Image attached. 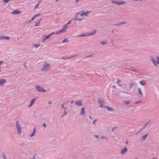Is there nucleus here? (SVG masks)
<instances>
[{
	"label": "nucleus",
	"instance_id": "f257e3e1",
	"mask_svg": "<svg viewBox=\"0 0 159 159\" xmlns=\"http://www.w3.org/2000/svg\"><path fill=\"white\" fill-rule=\"evenodd\" d=\"M111 3L113 4H116L119 6L124 4L125 3V1H117L116 0H112L111 1Z\"/></svg>",
	"mask_w": 159,
	"mask_h": 159
},
{
	"label": "nucleus",
	"instance_id": "f03ea898",
	"mask_svg": "<svg viewBox=\"0 0 159 159\" xmlns=\"http://www.w3.org/2000/svg\"><path fill=\"white\" fill-rule=\"evenodd\" d=\"M36 89L38 92H46V91L42 87L39 85H37L35 86Z\"/></svg>",
	"mask_w": 159,
	"mask_h": 159
},
{
	"label": "nucleus",
	"instance_id": "7ed1b4c3",
	"mask_svg": "<svg viewBox=\"0 0 159 159\" xmlns=\"http://www.w3.org/2000/svg\"><path fill=\"white\" fill-rule=\"evenodd\" d=\"M16 127L17 128V132L18 134H20L21 132V128L19 123L18 120L16 122Z\"/></svg>",
	"mask_w": 159,
	"mask_h": 159
},
{
	"label": "nucleus",
	"instance_id": "20e7f679",
	"mask_svg": "<svg viewBox=\"0 0 159 159\" xmlns=\"http://www.w3.org/2000/svg\"><path fill=\"white\" fill-rule=\"evenodd\" d=\"M50 66L49 64L45 63L43 65V67L42 68L41 70L43 71H45L48 70L49 69L48 68Z\"/></svg>",
	"mask_w": 159,
	"mask_h": 159
},
{
	"label": "nucleus",
	"instance_id": "39448f33",
	"mask_svg": "<svg viewBox=\"0 0 159 159\" xmlns=\"http://www.w3.org/2000/svg\"><path fill=\"white\" fill-rule=\"evenodd\" d=\"M63 27H64L61 30H59L58 32H56L55 33V34H60L61 33L63 32L64 33L66 32V29L67 28V26H66V25H64L63 26Z\"/></svg>",
	"mask_w": 159,
	"mask_h": 159
},
{
	"label": "nucleus",
	"instance_id": "423d86ee",
	"mask_svg": "<svg viewBox=\"0 0 159 159\" xmlns=\"http://www.w3.org/2000/svg\"><path fill=\"white\" fill-rule=\"evenodd\" d=\"M21 12V11L18 9H16L13 10L11 12V14H13L14 15H16L20 14Z\"/></svg>",
	"mask_w": 159,
	"mask_h": 159
},
{
	"label": "nucleus",
	"instance_id": "0eeeda50",
	"mask_svg": "<svg viewBox=\"0 0 159 159\" xmlns=\"http://www.w3.org/2000/svg\"><path fill=\"white\" fill-rule=\"evenodd\" d=\"M75 103L76 105L79 106H82L83 105L82 101L80 99L77 100L76 102H75Z\"/></svg>",
	"mask_w": 159,
	"mask_h": 159
},
{
	"label": "nucleus",
	"instance_id": "6e6552de",
	"mask_svg": "<svg viewBox=\"0 0 159 159\" xmlns=\"http://www.w3.org/2000/svg\"><path fill=\"white\" fill-rule=\"evenodd\" d=\"M6 82V80L4 79H0V85L2 86Z\"/></svg>",
	"mask_w": 159,
	"mask_h": 159
},
{
	"label": "nucleus",
	"instance_id": "1a4fd4ad",
	"mask_svg": "<svg viewBox=\"0 0 159 159\" xmlns=\"http://www.w3.org/2000/svg\"><path fill=\"white\" fill-rule=\"evenodd\" d=\"M90 12H91V11H87L86 12L84 11L83 13L80 14V15L81 16H82L83 15L85 16H88V14Z\"/></svg>",
	"mask_w": 159,
	"mask_h": 159
},
{
	"label": "nucleus",
	"instance_id": "9d476101",
	"mask_svg": "<svg viewBox=\"0 0 159 159\" xmlns=\"http://www.w3.org/2000/svg\"><path fill=\"white\" fill-rule=\"evenodd\" d=\"M127 150V148L126 147H125L123 149H122L121 152V154H124Z\"/></svg>",
	"mask_w": 159,
	"mask_h": 159
},
{
	"label": "nucleus",
	"instance_id": "9b49d317",
	"mask_svg": "<svg viewBox=\"0 0 159 159\" xmlns=\"http://www.w3.org/2000/svg\"><path fill=\"white\" fill-rule=\"evenodd\" d=\"M10 39V38L8 36H2L0 38V39H6V40H9Z\"/></svg>",
	"mask_w": 159,
	"mask_h": 159
},
{
	"label": "nucleus",
	"instance_id": "f8f14e48",
	"mask_svg": "<svg viewBox=\"0 0 159 159\" xmlns=\"http://www.w3.org/2000/svg\"><path fill=\"white\" fill-rule=\"evenodd\" d=\"M151 61H152L155 66H157V65L156 64V62L155 61V60L152 57L151 58Z\"/></svg>",
	"mask_w": 159,
	"mask_h": 159
},
{
	"label": "nucleus",
	"instance_id": "ddd939ff",
	"mask_svg": "<svg viewBox=\"0 0 159 159\" xmlns=\"http://www.w3.org/2000/svg\"><path fill=\"white\" fill-rule=\"evenodd\" d=\"M139 83L142 86H144L146 85V83L145 81L143 80H141Z\"/></svg>",
	"mask_w": 159,
	"mask_h": 159
},
{
	"label": "nucleus",
	"instance_id": "4468645a",
	"mask_svg": "<svg viewBox=\"0 0 159 159\" xmlns=\"http://www.w3.org/2000/svg\"><path fill=\"white\" fill-rule=\"evenodd\" d=\"M77 55H73L72 56L70 57H62V59H70L72 57H75Z\"/></svg>",
	"mask_w": 159,
	"mask_h": 159
},
{
	"label": "nucleus",
	"instance_id": "2eb2a0df",
	"mask_svg": "<svg viewBox=\"0 0 159 159\" xmlns=\"http://www.w3.org/2000/svg\"><path fill=\"white\" fill-rule=\"evenodd\" d=\"M85 113V110H84V107L82 108L81 109L80 111V115H83Z\"/></svg>",
	"mask_w": 159,
	"mask_h": 159
},
{
	"label": "nucleus",
	"instance_id": "dca6fc26",
	"mask_svg": "<svg viewBox=\"0 0 159 159\" xmlns=\"http://www.w3.org/2000/svg\"><path fill=\"white\" fill-rule=\"evenodd\" d=\"M105 107L107 108L108 110L110 111H113L114 110L111 107L107 106H105Z\"/></svg>",
	"mask_w": 159,
	"mask_h": 159
},
{
	"label": "nucleus",
	"instance_id": "f3484780",
	"mask_svg": "<svg viewBox=\"0 0 159 159\" xmlns=\"http://www.w3.org/2000/svg\"><path fill=\"white\" fill-rule=\"evenodd\" d=\"M80 14V13H77V15H76V16H75V17L74 18L72 19L71 20H75V21L78 20L79 18H78V15H79Z\"/></svg>",
	"mask_w": 159,
	"mask_h": 159
},
{
	"label": "nucleus",
	"instance_id": "a211bd4d",
	"mask_svg": "<svg viewBox=\"0 0 159 159\" xmlns=\"http://www.w3.org/2000/svg\"><path fill=\"white\" fill-rule=\"evenodd\" d=\"M49 39L48 36H44V38L42 39V42L43 43L46 39Z\"/></svg>",
	"mask_w": 159,
	"mask_h": 159
},
{
	"label": "nucleus",
	"instance_id": "6ab92c4d",
	"mask_svg": "<svg viewBox=\"0 0 159 159\" xmlns=\"http://www.w3.org/2000/svg\"><path fill=\"white\" fill-rule=\"evenodd\" d=\"M36 99H37V98H34L33 99H32L31 100V101L30 102V103H31V105H33V104L35 102V101H36Z\"/></svg>",
	"mask_w": 159,
	"mask_h": 159
},
{
	"label": "nucleus",
	"instance_id": "aec40b11",
	"mask_svg": "<svg viewBox=\"0 0 159 159\" xmlns=\"http://www.w3.org/2000/svg\"><path fill=\"white\" fill-rule=\"evenodd\" d=\"M97 31L96 30H94L92 32H91L89 34V35H92L95 34L96 33Z\"/></svg>",
	"mask_w": 159,
	"mask_h": 159
},
{
	"label": "nucleus",
	"instance_id": "412c9836",
	"mask_svg": "<svg viewBox=\"0 0 159 159\" xmlns=\"http://www.w3.org/2000/svg\"><path fill=\"white\" fill-rule=\"evenodd\" d=\"M126 23V22H120L118 24H115L114 25H116V26H119V25H120L122 24H123V25L125 24Z\"/></svg>",
	"mask_w": 159,
	"mask_h": 159
},
{
	"label": "nucleus",
	"instance_id": "4be33fe9",
	"mask_svg": "<svg viewBox=\"0 0 159 159\" xmlns=\"http://www.w3.org/2000/svg\"><path fill=\"white\" fill-rule=\"evenodd\" d=\"M148 123H147L146 124H145L142 127V128L141 129V130L139 131V132H140L141 131V130H142V129H145L146 128L147 125H148Z\"/></svg>",
	"mask_w": 159,
	"mask_h": 159
},
{
	"label": "nucleus",
	"instance_id": "5701e85b",
	"mask_svg": "<svg viewBox=\"0 0 159 159\" xmlns=\"http://www.w3.org/2000/svg\"><path fill=\"white\" fill-rule=\"evenodd\" d=\"M148 136V134H147L143 135L142 137V139L143 140H145V139L147 138Z\"/></svg>",
	"mask_w": 159,
	"mask_h": 159
},
{
	"label": "nucleus",
	"instance_id": "b1692460",
	"mask_svg": "<svg viewBox=\"0 0 159 159\" xmlns=\"http://www.w3.org/2000/svg\"><path fill=\"white\" fill-rule=\"evenodd\" d=\"M130 101H124V103L126 105H128L130 103Z\"/></svg>",
	"mask_w": 159,
	"mask_h": 159
},
{
	"label": "nucleus",
	"instance_id": "393cba45",
	"mask_svg": "<svg viewBox=\"0 0 159 159\" xmlns=\"http://www.w3.org/2000/svg\"><path fill=\"white\" fill-rule=\"evenodd\" d=\"M138 92H139V94L141 96H142L143 93L141 92V89L140 88H138Z\"/></svg>",
	"mask_w": 159,
	"mask_h": 159
},
{
	"label": "nucleus",
	"instance_id": "a878e982",
	"mask_svg": "<svg viewBox=\"0 0 159 159\" xmlns=\"http://www.w3.org/2000/svg\"><path fill=\"white\" fill-rule=\"evenodd\" d=\"M41 2V1H40L39 3H38L35 6V8H34V9H36V8H37L39 6V3L40 2Z\"/></svg>",
	"mask_w": 159,
	"mask_h": 159
},
{
	"label": "nucleus",
	"instance_id": "bb28decb",
	"mask_svg": "<svg viewBox=\"0 0 159 159\" xmlns=\"http://www.w3.org/2000/svg\"><path fill=\"white\" fill-rule=\"evenodd\" d=\"M68 41H69L67 40V38H65L62 41V43H65L66 42H67Z\"/></svg>",
	"mask_w": 159,
	"mask_h": 159
},
{
	"label": "nucleus",
	"instance_id": "cd10ccee",
	"mask_svg": "<svg viewBox=\"0 0 159 159\" xmlns=\"http://www.w3.org/2000/svg\"><path fill=\"white\" fill-rule=\"evenodd\" d=\"M40 23L39 21H37L34 24V25L35 26H38L39 25Z\"/></svg>",
	"mask_w": 159,
	"mask_h": 159
},
{
	"label": "nucleus",
	"instance_id": "c85d7f7f",
	"mask_svg": "<svg viewBox=\"0 0 159 159\" xmlns=\"http://www.w3.org/2000/svg\"><path fill=\"white\" fill-rule=\"evenodd\" d=\"M87 36L86 34H82L81 35H80L78 37H84V36Z\"/></svg>",
	"mask_w": 159,
	"mask_h": 159
},
{
	"label": "nucleus",
	"instance_id": "c756f323",
	"mask_svg": "<svg viewBox=\"0 0 159 159\" xmlns=\"http://www.w3.org/2000/svg\"><path fill=\"white\" fill-rule=\"evenodd\" d=\"M65 104V103L62 104L61 106V107L62 108H63V109H65V110H66V107H64Z\"/></svg>",
	"mask_w": 159,
	"mask_h": 159
},
{
	"label": "nucleus",
	"instance_id": "7c9ffc66",
	"mask_svg": "<svg viewBox=\"0 0 159 159\" xmlns=\"http://www.w3.org/2000/svg\"><path fill=\"white\" fill-rule=\"evenodd\" d=\"M33 45L36 48H38L39 47V46H40V44H35V43H34L33 44Z\"/></svg>",
	"mask_w": 159,
	"mask_h": 159
},
{
	"label": "nucleus",
	"instance_id": "2f4dec72",
	"mask_svg": "<svg viewBox=\"0 0 159 159\" xmlns=\"http://www.w3.org/2000/svg\"><path fill=\"white\" fill-rule=\"evenodd\" d=\"M142 102V101L141 100V101H137L136 102H134V103L135 104H137L138 103H141Z\"/></svg>",
	"mask_w": 159,
	"mask_h": 159
},
{
	"label": "nucleus",
	"instance_id": "473e14b6",
	"mask_svg": "<svg viewBox=\"0 0 159 159\" xmlns=\"http://www.w3.org/2000/svg\"><path fill=\"white\" fill-rule=\"evenodd\" d=\"M107 43V41H102V42H101V43L102 44V45H105V44H106Z\"/></svg>",
	"mask_w": 159,
	"mask_h": 159
},
{
	"label": "nucleus",
	"instance_id": "72a5a7b5",
	"mask_svg": "<svg viewBox=\"0 0 159 159\" xmlns=\"http://www.w3.org/2000/svg\"><path fill=\"white\" fill-rule=\"evenodd\" d=\"M157 61H156V64H159V57H157Z\"/></svg>",
	"mask_w": 159,
	"mask_h": 159
},
{
	"label": "nucleus",
	"instance_id": "f704fd0d",
	"mask_svg": "<svg viewBox=\"0 0 159 159\" xmlns=\"http://www.w3.org/2000/svg\"><path fill=\"white\" fill-rule=\"evenodd\" d=\"M99 107H101V108H103V107H105V106H104L102 105V102H101V103L100 104V105L99 106Z\"/></svg>",
	"mask_w": 159,
	"mask_h": 159
},
{
	"label": "nucleus",
	"instance_id": "c9c22d12",
	"mask_svg": "<svg viewBox=\"0 0 159 159\" xmlns=\"http://www.w3.org/2000/svg\"><path fill=\"white\" fill-rule=\"evenodd\" d=\"M128 69H129V70H130L131 71H134V72H138L136 70H135L134 69H130L129 68H127Z\"/></svg>",
	"mask_w": 159,
	"mask_h": 159
},
{
	"label": "nucleus",
	"instance_id": "e433bc0d",
	"mask_svg": "<svg viewBox=\"0 0 159 159\" xmlns=\"http://www.w3.org/2000/svg\"><path fill=\"white\" fill-rule=\"evenodd\" d=\"M2 158L3 159H7V157L4 154H3Z\"/></svg>",
	"mask_w": 159,
	"mask_h": 159
},
{
	"label": "nucleus",
	"instance_id": "4c0bfd02",
	"mask_svg": "<svg viewBox=\"0 0 159 159\" xmlns=\"http://www.w3.org/2000/svg\"><path fill=\"white\" fill-rule=\"evenodd\" d=\"M41 15V14H40V13H39V14H36L35 15V16L36 17H38V16H40Z\"/></svg>",
	"mask_w": 159,
	"mask_h": 159
},
{
	"label": "nucleus",
	"instance_id": "58836bf2",
	"mask_svg": "<svg viewBox=\"0 0 159 159\" xmlns=\"http://www.w3.org/2000/svg\"><path fill=\"white\" fill-rule=\"evenodd\" d=\"M97 120V119L94 120L93 121V123L94 125H95L96 124L95 123V122Z\"/></svg>",
	"mask_w": 159,
	"mask_h": 159
},
{
	"label": "nucleus",
	"instance_id": "ea45409f",
	"mask_svg": "<svg viewBox=\"0 0 159 159\" xmlns=\"http://www.w3.org/2000/svg\"><path fill=\"white\" fill-rule=\"evenodd\" d=\"M36 132V130L35 128L34 127L32 133H34V134H35Z\"/></svg>",
	"mask_w": 159,
	"mask_h": 159
},
{
	"label": "nucleus",
	"instance_id": "a19ab883",
	"mask_svg": "<svg viewBox=\"0 0 159 159\" xmlns=\"http://www.w3.org/2000/svg\"><path fill=\"white\" fill-rule=\"evenodd\" d=\"M71 21H72V20H70V21H69L68 22V23H67L66 24V25H66H66H69V24H70V22H71Z\"/></svg>",
	"mask_w": 159,
	"mask_h": 159
},
{
	"label": "nucleus",
	"instance_id": "79ce46f5",
	"mask_svg": "<svg viewBox=\"0 0 159 159\" xmlns=\"http://www.w3.org/2000/svg\"><path fill=\"white\" fill-rule=\"evenodd\" d=\"M101 99L100 98H98V102L100 103V104L101 103V102H101Z\"/></svg>",
	"mask_w": 159,
	"mask_h": 159
},
{
	"label": "nucleus",
	"instance_id": "37998d69",
	"mask_svg": "<svg viewBox=\"0 0 159 159\" xmlns=\"http://www.w3.org/2000/svg\"><path fill=\"white\" fill-rule=\"evenodd\" d=\"M35 18L36 17H35V16H34L31 19V20L33 21L35 19Z\"/></svg>",
	"mask_w": 159,
	"mask_h": 159
},
{
	"label": "nucleus",
	"instance_id": "c03bdc74",
	"mask_svg": "<svg viewBox=\"0 0 159 159\" xmlns=\"http://www.w3.org/2000/svg\"><path fill=\"white\" fill-rule=\"evenodd\" d=\"M35 134H34V133H32V134L30 135V137H32L34 136V135Z\"/></svg>",
	"mask_w": 159,
	"mask_h": 159
},
{
	"label": "nucleus",
	"instance_id": "a18cd8bd",
	"mask_svg": "<svg viewBox=\"0 0 159 159\" xmlns=\"http://www.w3.org/2000/svg\"><path fill=\"white\" fill-rule=\"evenodd\" d=\"M120 82V80L118 79L117 80V84H118Z\"/></svg>",
	"mask_w": 159,
	"mask_h": 159
},
{
	"label": "nucleus",
	"instance_id": "49530a36",
	"mask_svg": "<svg viewBox=\"0 0 159 159\" xmlns=\"http://www.w3.org/2000/svg\"><path fill=\"white\" fill-rule=\"evenodd\" d=\"M66 110H65L64 111V115H66L67 114V112L66 111Z\"/></svg>",
	"mask_w": 159,
	"mask_h": 159
},
{
	"label": "nucleus",
	"instance_id": "de8ad7c7",
	"mask_svg": "<svg viewBox=\"0 0 159 159\" xmlns=\"http://www.w3.org/2000/svg\"><path fill=\"white\" fill-rule=\"evenodd\" d=\"M43 127L46 128V124L44 123L43 125Z\"/></svg>",
	"mask_w": 159,
	"mask_h": 159
},
{
	"label": "nucleus",
	"instance_id": "09e8293b",
	"mask_svg": "<svg viewBox=\"0 0 159 159\" xmlns=\"http://www.w3.org/2000/svg\"><path fill=\"white\" fill-rule=\"evenodd\" d=\"M133 84H134L132 83V84H130V88H132V87H133Z\"/></svg>",
	"mask_w": 159,
	"mask_h": 159
},
{
	"label": "nucleus",
	"instance_id": "8fccbe9b",
	"mask_svg": "<svg viewBox=\"0 0 159 159\" xmlns=\"http://www.w3.org/2000/svg\"><path fill=\"white\" fill-rule=\"evenodd\" d=\"M83 20V19L82 18H79L78 20L82 21Z\"/></svg>",
	"mask_w": 159,
	"mask_h": 159
},
{
	"label": "nucleus",
	"instance_id": "3c124183",
	"mask_svg": "<svg viewBox=\"0 0 159 159\" xmlns=\"http://www.w3.org/2000/svg\"><path fill=\"white\" fill-rule=\"evenodd\" d=\"M93 55V54L92 55H89V56H86V57H92Z\"/></svg>",
	"mask_w": 159,
	"mask_h": 159
},
{
	"label": "nucleus",
	"instance_id": "603ef678",
	"mask_svg": "<svg viewBox=\"0 0 159 159\" xmlns=\"http://www.w3.org/2000/svg\"><path fill=\"white\" fill-rule=\"evenodd\" d=\"M52 34H49V35H48L47 36H48V38H50V37L51 36H52Z\"/></svg>",
	"mask_w": 159,
	"mask_h": 159
},
{
	"label": "nucleus",
	"instance_id": "864d4df0",
	"mask_svg": "<svg viewBox=\"0 0 159 159\" xmlns=\"http://www.w3.org/2000/svg\"><path fill=\"white\" fill-rule=\"evenodd\" d=\"M43 19V18H41L38 21H39L40 23V21Z\"/></svg>",
	"mask_w": 159,
	"mask_h": 159
},
{
	"label": "nucleus",
	"instance_id": "5fc2aeb1",
	"mask_svg": "<svg viewBox=\"0 0 159 159\" xmlns=\"http://www.w3.org/2000/svg\"><path fill=\"white\" fill-rule=\"evenodd\" d=\"M32 105H31V103H30V104L28 106V107H30V106H32Z\"/></svg>",
	"mask_w": 159,
	"mask_h": 159
},
{
	"label": "nucleus",
	"instance_id": "6e6d98bb",
	"mask_svg": "<svg viewBox=\"0 0 159 159\" xmlns=\"http://www.w3.org/2000/svg\"><path fill=\"white\" fill-rule=\"evenodd\" d=\"M101 139H106V138L105 136H103L102 138Z\"/></svg>",
	"mask_w": 159,
	"mask_h": 159
},
{
	"label": "nucleus",
	"instance_id": "4d7b16f0",
	"mask_svg": "<svg viewBox=\"0 0 159 159\" xmlns=\"http://www.w3.org/2000/svg\"><path fill=\"white\" fill-rule=\"evenodd\" d=\"M128 140H127L126 141V142L125 143H126V144H128Z\"/></svg>",
	"mask_w": 159,
	"mask_h": 159
},
{
	"label": "nucleus",
	"instance_id": "13d9d810",
	"mask_svg": "<svg viewBox=\"0 0 159 159\" xmlns=\"http://www.w3.org/2000/svg\"><path fill=\"white\" fill-rule=\"evenodd\" d=\"M94 137H95L97 138H98V136H97V135H94Z\"/></svg>",
	"mask_w": 159,
	"mask_h": 159
},
{
	"label": "nucleus",
	"instance_id": "bf43d9fd",
	"mask_svg": "<svg viewBox=\"0 0 159 159\" xmlns=\"http://www.w3.org/2000/svg\"><path fill=\"white\" fill-rule=\"evenodd\" d=\"M55 32H53L51 34H52H52H55Z\"/></svg>",
	"mask_w": 159,
	"mask_h": 159
},
{
	"label": "nucleus",
	"instance_id": "052dcab7",
	"mask_svg": "<svg viewBox=\"0 0 159 159\" xmlns=\"http://www.w3.org/2000/svg\"><path fill=\"white\" fill-rule=\"evenodd\" d=\"M49 104H52V102L51 101L49 102L48 103Z\"/></svg>",
	"mask_w": 159,
	"mask_h": 159
},
{
	"label": "nucleus",
	"instance_id": "680f3d73",
	"mask_svg": "<svg viewBox=\"0 0 159 159\" xmlns=\"http://www.w3.org/2000/svg\"><path fill=\"white\" fill-rule=\"evenodd\" d=\"M117 128V126H115L114 128H113V129H116V128Z\"/></svg>",
	"mask_w": 159,
	"mask_h": 159
},
{
	"label": "nucleus",
	"instance_id": "e2e57ef3",
	"mask_svg": "<svg viewBox=\"0 0 159 159\" xmlns=\"http://www.w3.org/2000/svg\"><path fill=\"white\" fill-rule=\"evenodd\" d=\"M24 66L26 67V65H25V63H24Z\"/></svg>",
	"mask_w": 159,
	"mask_h": 159
},
{
	"label": "nucleus",
	"instance_id": "0e129e2a",
	"mask_svg": "<svg viewBox=\"0 0 159 159\" xmlns=\"http://www.w3.org/2000/svg\"><path fill=\"white\" fill-rule=\"evenodd\" d=\"M32 20H30L29 22H28V23H30Z\"/></svg>",
	"mask_w": 159,
	"mask_h": 159
},
{
	"label": "nucleus",
	"instance_id": "69168bd1",
	"mask_svg": "<svg viewBox=\"0 0 159 159\" xmlns=\"http://www.w3.org/2000/svg\"><path fill=\"white\" fill-rule=\"evenodd\" d=\"M65 115L63 114V115H62L61 116V117H63V116Z\"/></svg>",
	"mask_w": 159,
	"mask_h": 159
},
{
	"label": "nucleus",
	"instance_id": "338daca9",
	"mask_svg": "<svg viewBox=\"0 0 159 159\" xmlns=\"http://www.w3.org/2000/svg\"><path fill=\"white\" fill-rule=\"evenodd\" d=\"M31 159H35V157L34 156H33V158H32Z\"/></svg>",
	"mask_w": 159,
	"mask_h": 159
},
{
	"label": "nucleus",
	"instance_id": "774afa93",
	"mask_svg": "<svg viewBox=\"0 0 159 159\" xmlns=\"http://www.w3.org/2000/svg\"><path fill=\"white\" fill-rule=\"evenodd\" d=\"M73 103V101H72L70 103L71 104L72 103Z\"/></svg>",
	"mask_w": 159,
	"mask_h": 159
}]
</instances>
